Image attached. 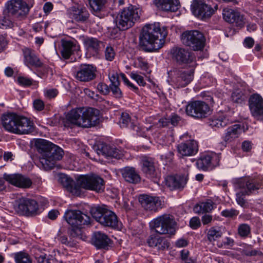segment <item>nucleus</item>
Segmentation results:
<instances>
[{
  "instance_id": "60",
  "label": "nucleus",
  "mask_w": 263,
  "mask_h": 263,
  "mask_svg": "<svg viewBox=\"0 0 263 263\" xmlns=\"http://www.w3.org/2000/svg\"><path fill=\"white\" fill-rule=\"evenodd\" d=\"M34 108L38 111H41L44 108V103L41 99H35L33 103Z\"/></svg>"
},
{
  "instance_id": "25",
  "label": "nucleus",
  "mask_w": 263,
  "mask_h": 263,
  "mask_svg": "<svg viewBox=\"0 0 263 263\" xmlns=\"http://www.w3.org/2000/svg\"><path fill=\"white\" fill-rule=\"evenodd\" d=\"M84 44L87 54L97 57L104 46L103 43L94 37H86L84 40Z\"/></svg>"
},
{
  "instance_id": "3",
  "label": "nucleus",
  "mask_w": 263,
  "mask_h": 263,
  "mask_svg": "<svg viewBox=\"0 0 263 263\" xmlns=\"http://www.w3.org/2000/svg\"><path fill=\"white\" fill-rule=\"evenodd\" d=\"M2 124L4 128L11 133L18 135L29 134L34 131V123L30 119L14 112L2 115Z\"/></svg>"
},
{
  "instance_id": "16",
  "label": "nucleus",
  "mask_w": 263,
  "mask_h": 263,
  "mask_svg": "<svg viewBox=\"0 0 263 263\" xmlns=\"http://www.w3.org/2000/svg\"><path fill=\"white\" fill-rule=\"evenodd\" d=\"M191 11L196 17L202 20L209 19L214 12L211 6L202 0H194L191 4Z\"/></svg>"
},
{
  "instance_id": "18",
  "label": "nucleus",
  "mask_w": 263,
  "mask_h": 263,
  "mask_svg": "<svg viewBox=\"0 0 263 263\" xmlns=\"http://www.w3.org/2000/svg\"><path fill=\"white\" fill-rule=\"evenodd\" d=\"M59 179L61 183L66 187L67 191L72 195L80 196L83 194L82 190L83 188L81 184L79 183V176L76 182L65 175H61Z\"/></svg>"
},
{
  "instance_id": "17",
  "label": "nucleus",
  "mask_w": 263,
  "mask_h": 263,
  "mask_svg": "<svg viewBox=\"0 0 263 263\" xmlns=\"http://www.w3.org/2000/svg\"><path fill=\"white\" fill-rule=\"evenodd\" d=\"M252 115L257 120L263 121V99L258 94L252 95L249 100Z\"/></svg>"
},
{
  "instance_id": "37",
  "label": "nucleus",
  "mask_w": 263,
  "mask_h": 263,
  "mask_svg": "<svg viewBox=\"0 0 263 263\" xmlns=\"http://www.w3.org/2000/svg\"><path fill=\"white\" fill-rule=\"evenodd\" d=\"M102 155L106 157L115 158L119 159L122 157L121 152L115 147H111L109 145H105L102 146L101 149H99Z\"/></svg>"
},
{
  "instance_id": "20",
  "label": "nucleus",
  "mask_w": 263,
  "mask_h": 263,
  "mask_svg": "<svg viewBox=\"0 0 263 263\" xmlns=\"http://www.w3.org/2000/svg\"><path fill=\"white\" fill-rule=\"evenodd\" d=\"M139 200L142 206L147 211L156 212L162 208V201L158 197L143 194L140 195Z\"/></svg>"
},
{
  "instance_id": "36",
  "label": "nucleus",
  "mask_w": 263,
  "mask_h": 263,
  "mask_svg": "<svg viewBox=\"0 0 263 263\" xmlns=\"http://www.w3.org/2000/svg\"><path fill=\"white\" fill-rule=\"evenodd\" d=\"M244 131L240 124H234L229 127L223 137V140L226 142H231L238 138L242 132Z\"/></svg>"
},
{
  "instance_id": "41",
  "label": "nucleus",
  "mask_w": 263,
  "mask_h": 263,
  "mask_svg": "<svg viewBox=\"0 0 263 263\" xmlns=\"http://www.w3.org/2000/svg\"><path fill=\"white\" fill-rule=\"evenodd\" d=\"M89 4L95 15H97L98 12L104 8L106 0H88Z\"/></svg>"
},
{
  "instance_id": "40",
  "label": "nucleus",
  "mask_w": 263,
  "mask_h": 263,
  "mask_svg": "<svg viewBox=\"0 0 263 263\" xmlns=\"http://www.w3.org/2000/svg\"><path fill=\"white\" fill-rule=\"evenodd\" d=\"M222 235V232L220 228L213 227L208 230L207 238L210 242H212L220 238Z\"/></svg>"
},
{
  "instance_id": "9",
  "label": "nucleus",
  "mask_w": 263,
  "mask_h": 263,
  "mask_svg": "<svg viewBox=\"0 0 263 263\" xmlns=\"http://www.w3.org/2000/svg\"><path fill=\"white\" fill-rule=\"evenodd\" d=\"M183 44L194 51L201 50L205 46V39L203 34L197 30L184 31L181 35Z\"/></svg>"
},
{
  "instance_id": "38",
  "label": "nucleus",
  "mask_w": 263,
  "mask_h": 263,
  "mask_svg": "<svg viewBox=\"0 0 263 263\" xmlns=\"http://www.w3.org/2000/svg\"><path fill=\"white\" fill-rule=\"evenodd\" d=\"M213 202L211 200H208L204 202H200L194 207V211L197 214H203L211 211L213 209Z\"/></svg>"
},
{
  "instance_id": "44",
  "label": "nucleus",
  "mask_w": 263,
  "mask_h": 263,
  "mask_svg": "<svg viewBox=\"0 0 263 263\" xmlns=\"http://www.w3.org/2000/svg\"><path fill=\"white\" fill-rule=\"evenodd\" d=\"M237 232L239 236L241 238H247L251 234V228L246 223H241L238 226Z\"/></svg>"
},
{
  "instance_id": "61",
  "label": "nucleus",
  "mask_w": 263,
  "mask_h": 263,
  "mask_svg": "<svg viewBox=\"0 0 263 263\" xmlns=\"http://www.w3.org/2000/svg\"><path fill=\"white\" fill-rule=\"evenodd\" d=\"M252 143L248 140L244 141L241 144V148L244 152H249L252 149Z\"/></svg>"
},
{
  "instance_id": "43",
  "label": "nucleus",
  "mask_w": 263,
  "mask_h": 263,
  "mask_svg": "<svg viewBox=\"0 0 263 263\" xmlns=\"http://www.w3.org/2000/svg\"><path fill=\"white\" fill-rule=\"evenodd\" d=\"M152 127V126L147 127L143 126H140L139 124L138 125L136 124L131 123V129L134 131H135L138 136L143 137H147V135L146 132H147Z\"/></svg>"
},
{
  "instance_id": "39",
  "label": "nucleus",
  "mask_w": 263,
  "mask_h": 263,
  "mask_svg": "<svg viewBox=\"0 0 263 263\" xmlns=\"http://www.w3.org/2000/svg\"><path fill=\"white\" fill-rule=\"evenodd\" d=\"M63 49L61 51L62 56L65 59H68L76 49V45L71 41H64L62 43Z\"/></svg>"
},
{
  "instance_id": "58",
  "label": "nucleus",
  "mask_w": 263,
  "mask_h": 263,
  "mask_svg": "<svg viewBox=\"0 0 263 263\" xmlns=\"http://www.w3.org/2000/svg\"><path fill=\"white\" fill-rule=\"evenodd\" d=\"M58 90L55 88H51L44 90L45 96L50 99L55 98L58 95Z\"/></svg>"
},
{
  "instance_id": "33",
  "label": "nucleus",
  "mask_w": 263,
  "mask_h": 263,
  "mask_svg": "<svg viewBox=\"0 0 263 263\" xmlns=\"http://www.w3.org/2000/svg\"><path fill=\"white\" fill-rule=\"evenodd\" d=\"M186 181V179L183 176H169L166 178V184L171 190L183 188Z\"/></svg>"
},
{
  "instance_id": "54",
  "label": "nucleus",
  "mask_w": 263,
  "mask_h": 263,
  "mask_svg": "<svg viewBox=\"0 0 263 263\" xmlns=\"http://www.w3.org/2000/svg\"><path fill=\"white\" fill-rule=\"evenodd\" d=\"M239 212L233 209H226L221 212V215L226 217H233L236 216Z\"/></svg>"
},
{
  "instance_id": "31",
  "label": "nucleus",
  "mask_w": 263,
  "mask_h": 263,
  "mask_svg": "<svg viewBox=\"0 0 263 263\" xmlns=\"http://www.w3.org/2000/svg\"><path fill=\"white\" fill-rule=\"evenodd\" d=\"M120 172L125 181L138 184L141 181V177L135 167L126 166L121 169Z\"/></svg>"
},
{
  "instance_id": "55",
  "label": "nucleus",
  "mask_w": 263,
  "mask_h": 263,
  "mask_svg": "<svg viewBox=\"0 0 263 263\" xmlns=\"http://www.w3.org/2000/svg\"><path fill=\"white\" fill-rule=\"evenodd\" d=\"M242 254L247 256H254L261 254V252L256 250L245 249L242 251Z\"/></svg>"
},
{
  "instance_id": "26",
  "label": "nucleus",
  "mask_w": 263,
  "mask_h": 263,
  "mask_svg": "<svg viewBox=\"0 0 263 263\" xmlns=\"http://www.w3.org/2000/svg\"><path fill=\"white\" fill-rule=\"evenodd\" d=\"M5 180L11 184L22 188H28L32 184L31 180L20 174H7L4 175Z\"/></svg>"
},
{
  "instance_id": "63",
  "label": "nucleus",
  "mask_w": 263,
  "mask_h": 263,
  "mask_svg": "<svg viewBox=\"0 0 263 263\" xmlns=\"http://www.w3.org/2000/svg\"><path fill=\"white\" fill-rule=\"evenodd\" d=\"M254 44V40L251 37H246L243 42V45L245 47L251 48Z\"/></svg>"
},
{
  "instance_id": "23",
  "label": "nucleus",
  "mask_w": 263,
  "mask_h": 263,
  "mask_svg": "<svg viewBox=\"0 0 263 263\" xmlns=\"http://www.w3.org/2000/svg\"><path fill=\"white\" fill-rule=\"evenodd\" d=\"M96 68L92 65H82L77 72L76 78L81 82H88L96 77Z\"/></svg>"
},
{
  "instance_id": "2",
  "label": "nucleus",
  "mask_w": 263,
  "mask_h": 263,
  "mask_svg": "<svg viewBox=\"0 0 263 263\" xmlns=\"http://www.w3.org/2000/svg\"><path fill=\"white\" fill-rule=\"evenodd\" d=\"M35 145L40 154V166L45 170L54 168L57 161L60 160L63 156V150L47 140L38 139Z\"/></svg>"
},
{
  "instance_id": "46",
  "label": "nucleus",
  "mask_w": 263,
  "mask_h": 263,
  "mask_svg": "<svg viewBox=\"0 0 263 263\" xmlns=\"http://www.w3.org/2000/svg\"><path fill=\"white\" fill-rule=\"evenodd\" d=\"M13 26V22L10 19L8 15H0V28L6 29L11 28Z\"/></svg>"
},
{
  "instance_id": "62",
  "label": "nucleus",
  "mask_w": 263,
  "mask_h": 263,
  "mask_svg": "<svg viewBox=\"0 0 263 263\" xmlns=\"http://www.w3.org/2000/svg\"><path fill=\"white\" fill-rule=\"evenodd\" d=\"M170 123L174 126L177 125L181 121V118L176 114L173 115L170 119Z\"/></svg>"
},
{
  "instance_id": "57",
  "label": "nucleus",
  "mask_w": 263,
  "mask_h": 263,
  "mask_svg": "<svg viewBox=\"0 0 263 263\" xmlns=\"http://www.w3.org/2000/svg\"><path fill=\"white\" fill-rule=\"evenodd\" d=\"M122 79L124 83V84L127 85L128 87H129L132 90L134 91L137 92L138 90V88L135 86L133 83H132L126 77L124 74H121Z\"/></svg>"
},
{
  "instance_id": "42",
  "label": "nucleus",
  "mask_w": 263,
  "mask_h": 263,
  "mask_svg": "<svg viewBox=\"0 0 263 263\" xmlns=\"http://www.w3.org/2000/svg\"><path fill=\"white\" fill-rule=\"evenodd\" d=\"M16 263H32L30 256L24 252H19L14 254Z\"/></svg>"
},
{
  "instance_id": "22",
  "label": "nucleus",
  "mask_w": 263,
  "mask_h": 263,
  "mask_svg": "<svg viewBox=\"0 0 263 263\" xmlns=\"http://www.w3.org/2000/svg\"><path fill=\"white\" fill-rule=\"evenodd\" d=\"M177 150L181 156H192L196 155L198 151V142L194 140H187L179 144Z\"/></svg>"
},
{
  "instance_id": "51",
  "label": "nucleus",
  "mask_w": 263,
  "mask_h": 263,
  "mask_svg": "<svg viewBox=\"0 0 263 263\" xmlns=\"http://www.w3.org/2000/svg\"><path fill=\"white\" fill-rule=\"evenodd\" d=\"M232 100L237 103H241L245 99L243 93L239 90L233 92L232 94Z\"/></svg>"
},
{
  "instance_id": "6",
  "label": "nucleus",
  "mask_w": 263,
  "mask_h": 263,
  "mask_svg": "<svg viewBox=\"0 0 263 263\" xmlns=\"http://www.w3.org/2000/svg\"><path fill=\"white\" fill-rule=\"evenodd\" d=\"M140 15V9L135 6L130 5L118 12L116 17V25L121 30L128 29L139 20Z\"/></svg>"
},
{
  "instance_id": "5",
  "label": "nucleus",
  "mask_w": 263,
  "mask_h": 263,
  "mask_svg": "<svg viewBox=\"0 0 263 263\" xmlns=\"http://www.w3.org/2000/svg\"><path fill=\"white\" fill-rule=\"evenodd\" d=\"M67 222L71 227L68 233L71 237L81 239L83 225L89 223V217L79 210H68L64 214Z\"/></svg>"
},
{
  "instance_id": "50",
  "label": "nucleus",
  "mask_w": 263,
  "mask_h": 263,
  "mask_svg": "<svg viewBox=\"0 0 263 263\" xmlns=\"http://www.w3.org/2000/svg\"><path fill=\"white\" fill-rule=\"evenodd\" d=\"M130 77L140 86H144L146 85V82L144 81L143 77L140 75L138 72L135 71L131 72L130 73Z\"/></svg>"
},
{
  "instance_id": "48",
  "label": "nucleus",
  "mask_w": 263,
  "mask_h": 263,
  "mask_svg": "<svg viewBox=\"0 0 263 263\" xmlns=\"http://www.w3.org/2000/svg\"><path fill=\"white\" fill-rule=\"evenodd\" d=\"M134 63L136 67L139 68L143 70L146 71L148 68V63L145 59L141 57H138Z\"/></svg>"
},
{
  "instance_id": "64",
  "label": "nucleus",
  "mask_w": 263,
  "mask_h": 263,
  "mask_svg": "<svg viewBox=\"0 0 263 263\" xmlns=\"http://www.w3.org/2000/svg\"><path fill=\"white\" fill-rule=\"evenodd\" d=\"M37 263H51L49 259L46 258V255L44 254L40 255L39 256H36Z\"/></svg>"
},
{
  "instance_id": "52",
  "label": "nucleus",
  "mask_w": 263,
  "mask_h": 263,
  "mask_svg": "<svg viewBox=\"0 0 263 263\" xmlns=\"http://www.w3.org/2000/svg\"><path fill=\"white\" fill-rule=\"evenodd\" d=\"M119 85H110L109 91L112 92V95L116 98H121L122 97V92L119 87Z\"/></svg>"
},
{
  "instance_id": "13",
  "label": "nucleus",
  "mask_w": 263,
  "mask_h": 263,
  "mask_svg": "<svg viewBox=\"0 0 263 263\" xmlns=\"http://www.w3.org/2000/svg\"><path fill=\"white\" fill-rule=\"evenodd\" d=\"M189 68V69H180L174 71L172 82L175 87H185L193 81L196 67Z\"/></svg>"
},
{
  "instance_id": "11",
  "label": "nucleus",
  "mask_w": 263,
  "mask_h": 263,
  "mask_svg": "<svg viewBox=\"0 0 263 263\" xmlns=\"http://www.w3.org/2000/svg\"><path fill=\"white\" fill-rule=\"evenodd\" d=\"M171 54L173 60L175 61L177 64L188 67H196L195 58L188 50L175 47L171 50Z\"/></svg>"
},
{
  "instance_id": "19",
  "label": "nucleus",
  "mask_w": 263,
  "mask_h": 263,
  "mask_svg": "<svg viewBox=\"0 0 263 263\" xmlns=\"http://www.w3.org/2000/svg\"><path fill=\"white\" fill-rule=\"evenodd\" d=\"M220 157L214 153L203 154L197 160L196 164L200 170L205 171L209 167H214L219 164Z\"/></svg>"
},
{
  "instance_id": "30",
  "label": "nucleus",
  "mask_w": 263,
  "mask_h": 263,
  "mask_svg": "<svg viewBox=\"0 0 263 263\" xmlns=\"http://www.w3.org/2000/svg\"><path fill=\"white\" fill-rule=\"evenodd\" d=\"M147 242L149 247L158 251H164L170 246V242L166 238L155 235H151Z\"/></svg>"
},
{
  "instance_id": "49",
  "label": "nucleus",
  "mask_w": 263,
  "mask_h": 263,
  "mask_svg": "<svg viewBox=\"0 0 263 263\" xmlns=\"http://www.w3.org/2000/svg\"><path fill=\"white\" fill-rule=\"evenodd\" d=\"M116 52L113 47L107 46L104 51L105 58L107 61H112L115 57Z\"/></svg>"
},
{
  "instance_id": "27",
  "label": "nucleus",
  "mask_w": 263,
  "mask_h": 263,
  "mask_svg": "<svg viewBox=\"0 0 263 263\" xmlns=\"http://www.w3.org/2000/svg\"><path fill=\"white\" fill-rule=\"evenodd\" d=\"M68 15L76 22L83 23L88 19L89 13L85 7L73 6L68 10Z\"/></svg>"
},
{
  "instance_id": "45",
  "label": "nucleus",
  "mask_w": 263,
  "mask_h": 263,
  "mask_svg": "<svg viewBox=\"0 0 263 263\" xmlns=\"http://www.w3.org/2000/svg\"><path fill=\"white\" fill-rule=\"evenodd\" d=\"M131 123L135 124L132 122L129 115L127 112L122 113L119 121V124L122 128L129 127L131 128Z\"/></svg>"
},
{
  "instance_id": "15",
  "label": "nucleus",
  "mask_w": 263,
  "mask_h": 263,
  "mask_svg": "<svg viewBox=\"0 0 263 263\" xmlns=\"http://www.w3.org/2000/svg\"><path fill=\"white\" fill-rule=\"evenodd\" d=\"M32 7L23 0H9L5 4L8 12L15 17L25 16Z\"/></svg>"
},
{
  "instance_id": "29",
  "label": "nucleus",
  "mask_w": 263,
  "mask_h": 263,
  "mask_svg": "<svg viewBox=\"0 0 263 263\" xmlns=\"http://www.w3.org/2000/svg\"><path fill=\"white\" fill-rule=\"evenodd\" d=\"M154 4L158 9L165 12L177 11L180 7L178 0H154Z\"/></svg>"
},
{
  "instance_id": "34",
  "label": "nucleus",
  "mask_w": 263,
  "mask_h": 263,
  "mask_svg": "<svg viewBox=\"0 0 263 263\" xmlns=\"http://www.w3.org/2000/svg\"><path fill=\"white\" fill-rule=\"evenodd\" d=\"M24 62L27 66H34L41 67L43 66L42 62L36 55L34 52L29 48H26L23 50Z\"/></svg>"
},
{
  "instance_id": "21",
  "label": "nucleus",
  "mask_w": 263,
  "mask_h": 263,
  "mask_svg": "<svg viewBox=\"0 0 263 263\" xmlns=\"http://www.w3.org/2000/svg\"><path fill=\"white\" fill-rule=\"evenodd\" d=\"M142 171L146 177L157 182L159 176L153 159L145 157L142 160Z\"/></svg>"
},
{
  "instance_id": "12",
  "label": "nucleus",
  "mask_w": 263,
  "mask_h": 263,
  "mask_svg": "<svg viewBox=\"0 0 263 263\" xmlns=\"http://www.w3.org/2000/svg\"><path fill=\"white\" fill-rule=\"evenodd\" d=\"M13 208L17 214L26 216L37 214L39 210V205L35 200L24 197L16 200Z\"/></svg>"
},
{
  "instance_id": "47",
  "label": "nucleus",
  "mask_w": 263,
  "mask_h": 263,
  "mask_svg": "<svg viewBox=\"0 0 263 263\" xmlns=\"http://www.w3.org/2000/svg\"><path fill=\"white\" fill-rule=\"evenodd\" d=\"M16 81L22 86L29 87L32 84L33 80L31 78L19 76L17 78Z\"/></svg>"
},
{
  "instance_id": "53",
  "label": "nucleus",
  "mask_w": 263,
  "mask_h": 263,
  "mask_svg": "<svg viewBox=\"0 0 263 263\" xmlns=\"http://www.w3.org/2000/svg\"><path fill=\"white\" fill-rule=\"evenodd\" d=\"M98 90L102 95H106L109 92V86L104 83L100 82L97 86Z\"/></svg>"
},
{
  "instance_id": "32",
  "label": "nucleus",
  "mask_w": 263,
  "mask_h": 263,
  "mask_svg": "<svg viewBox=\"0 0 263 263\" xmlns=\"http://www.w3.org/2000/svg\"><path fill=\"white\" fill-rule=\"evenodd\" d=\"M91 241L97 249H108L111 240L105 233L98 231L93 234Z\"/></svg>"
},
{
  "instance_id": "7",
  "label": "nucleus",
  "mask_w": 263,
  "mask_h": 263,
  "mask_svg": "<svg viewBox=\"0 0 263 263\" xmlns=\"http://www.w3.org/2000/svg\"><path fill=\"white\" fill-rule=\"evenodd\" d=\"M151 229L160 235H173L176 231V222L174 216L164 214L153 219L149 222Z\"/></svg>"
},
{
  "instance_id": "14",
  "label": "nucleus",
  "mask_w": 263,
  "mask_h": 263,
  "mask_svg": "<svg viewBox=\"0 0 263 263\" xmlns=\"http://www.w3.org/2000/svg\"><path fill=\"white\" fill-rule=\"evenodd\" d=\"M186 114L195 118H205L210 114V108L209 105L202 101H190L186 106Z\"/></svg>"
},
{
  "instance_id": "24",
  "label": "nucleus",
  "mask_w": 263,
  "mask_h": 263,
  "mask_svg": "<svg viewBox=\"0 0 263 263\" xmlns=\"http://www.w3.org/2000/svg\"><path fill=\"white\" fill-rule=\"evenodd\" d=\"M261 186H263V177L251 180L240 179L238 181V187L245 189V193L248 195L252 191L259 189Z\"/></svg>"
},
{
  "instance_id": "56",
  "label": "nucleus",
  "mask_w": 263,
  "mask_h": 263,
  "mask_svg": "<svg viewBox=\"0 0 263 263\" xmlns=\"http://www.w3.org/2000/svg\"><path fill=\"white\" fill-rule=\"evenodd\" d=\"M108 77L111 83L110 85H120L119 77L117 72H109Z\"/></svg>"
},
{
  "instance_id": "10",
  "label": "nucleus",
  "mask_w": 263,
  "mask_h": 263,
  "mask_svg": "<svg viewBox=\"0 0 263 263\" xmlns=\"http://www.w3.org/2000/svg\"><path fill=\"white\" fill-rule=\"evenodd\" d=\"M79 183L83 189L97 193L103 192L105 188L104 180L99 175L92 173L79 176Z\"/></svg>"
},
{
  "instance_id": "59",
  "label": "nucleus",
  "mask_w": 263,
  "mask_h": 263,
  "mask_svg": "<svg viewBox=\"0 0 263 263\" xmlns=\"http://www.w3.org/2000/svg\"><path fill=\"white\" fill-rule=\"evenodd\" d=\"M201 225L199 218L198 217L192 218L190 221V226L193 229H197Z\"/></svg>"
},
{
  "instance_id": "35",
  "label": "nucleus",
  "mask_w": 263,
  "mask_h": 263,
  "mask_svg": "<svg viewBox=\"0 0 263 263\" xmlns=\"http://www.w3.org/2000/svg\"><path fill=\"white\" fill-rule=\"evenodd\" d=\"M233 120L228 117L227 114H221L210 119L209 125L213 128L224 127L232 123Z\"/></svg>"
},
{
  "instance_id": "1",
  "label": "nucleus",
  "mask_w": 263,
  "mask_h": 263,
  "mask_svg": "<svg viewBox=\"0 0 263 263\" xmlns=\"http://www.w3.org/2000/svg\"><path fill=\"white\" fill-rule=\"evenodd\" d=\"M167 35L166 27L160 23L146 25L142 29L140 44L147 51L157 50L162 47Z\"/></svg>"
},
{
  "instance_id": "4",
  "label": "nucleus",
  "mask_w": 263,
  "mask_h": 263,
  "mask_svg": "<svg viewBox=\"0 0 263 263\" xmlns=\"http://www.w3.org/2000/svg\"><path fill=\"white\" fill-rule=\"evenodd\" d=\"M99 111L93 108L79 107L71 109L66 116L65 125L70 123L83 127H90L99 123Z\"/></svg>"
},
{
  "instance_id": "8",
  "label": "nucleus",
  "mask_w": 263,
  "mask_h": 263,
  "mask_svg": "<svg viewBox=\"0 0 263 263\" xmlns=\"http://www.w3.org/2000/svg\"><path fill=\"white\" fill-rule=\"evenodd\" d=\"M91 213L97 221L104 226L114 228L119 227L120 222L116 214L105 205L92 209Z\"/></svg>"
},
{
  "instance_id": "28",
  "label": "nucleus",
  "mask_w": 263,
  "mask_h": 263,
  "mask_svg": "<svg viewBox=\"0 0 263 263\" xmlns=\"http://www.w3.org/2000/svg\"><path fill=\"white\" fill-rule=\"evenodd\" d=\"M222 15L224 20L230 23L235 24L239 27L243 25V16L237 11L226 8L223 9Z\"/></svg>"
}]
</instances>
